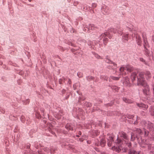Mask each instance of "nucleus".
I'll return each mask as SVG.
<instances>
[{"instance_id":"nucleus-39","label":"nucleus","mask_w":154,"mask_h":154,"mask_svg":"<svg viewBox=\"0 0 154 154\" xmlns=\"http://www.w3.org/2000/svg\"><path fill=\"white\" fill-rule=\"evenodd\" d=\"M140 61H141V62H143L144 63L146 64V65L147 64V63H146V62H145V60L143 58H140Z\"/></svg>"},{"instance_id":"nucleus-12","label":"nucleus","mask_w":154,"mask_h":154,"mask_svg":"<svg viewBox=\"0 0 154 154\" xmlns=\"http://www.w3.org/2000/svg\"><path fill=\"white\" fill-rule=\"evenodd\" d=\"M106 143V141L103 139H101L100 141V143L99 142L96 143L95 145H96L98 146L100 145L101 146L103 147L105 146Z\"/></svg>"},{"instance_id":"nucleus-55","label":"nucleus","mask_w":154,"mask_h":154,"mask_svg":"<svg viewBox=\"0 0 154 154\" xmlns=\"http://www.w3.org/2000/svg\"><path fill=\"white\" fill-rule=\"evenodd\" d=\"M148 149H151V147H150V145H149L148 146Z\"/></svg>"},{"instance_id":"nucleus-47","label":"nucleus","mask_w":154,"mask_h":154,"mask_svg":"<svg viewBox=\"0 0 154 154\" xmlns=\"http://www.w3.org/2000/svg\"><path fill=\"white\" fill-rule=\"evenodd\" d=\"M30 147V144H28L26 146V147L27 149H29Z\"/></svg>"},{"instance_id":"nucleus-10","label":"nucleus","mask_w":154,"mask_h":154,"mask_svg":"<svg viewBox=\"0 0 154 154\" xmlns=\"http://www.w3.org/2000/svg\"><path fill=\"white\" fill-rule=\"evenodd\" d=\"M134 36L135 37L136 41L137 42L138 45H140L141 43V40L139 35L137 32L134 33Z\"/></svg>"},{"instance_id":"nucleus-28","label":"nucleus","mask_w":154,"mask_h":154,"mask_svg":"<svg viewBox=\"0 0 154 154\" xmlns=\"http://www.w3.org/2000/svg\"><path fill=\"white\" fill-rule=\"evenodd\" d=\"M111 88L113 91H117L119 89V88L116 86H112Z\"/></svg>"},{"instance_id":"nucleus-59","label":"nucleus","mask_w":154,"mask_h":154,"mask_svg":"<svg viewBox=\"0 0 154 154\" xmlns=\"http://www.w3.org/2000/svg\"><path fill=\"white\" fill-rule=\"evenodd\" d=\"M40 110H41V111L42 112H44V110H43V109H42V108Z\"/></svg>"},{"instance_id":"nucleus-34","label":"nucleus","mask_w":154,"mask_h":154,"mask_svg":"<svg viewBox=\"0 0 154 154\" xmlns=\"http://www.w3.org/2000/svg\"><path fill=\"white\" fill-rule=\"evenodd\" d=\"M29 99H26V100H23V102L24 104H27L29 103Z\"/></svg>"},{"instance_id":"nucleus-54","label":"nucleus","mask_w":154,"mask_h":154,"mask_svg":"<svg viewBox=\"0 0 154 154\" xmlns=\"http://www.w3.org/2000/svg\"><path fill=\"white\" fill-rule=\"evenodd\" d=\"M35 146L36 147V148H37V149H38V146L35 145Z\"/></svg>"},{"instance_id":"nucleus-35","label":"nucleus","mask_w":154,"mask_h":154,"mask_svg":"<svg viewBox=\"0 0 154 154\" xmlns=\"http://www.w3.org/2000/svg\"><path fill=\"white\" fill-rule=\"evenodd\" d=\"M35 114L36 117L38 118L39 119L40 116V115L39 113L38 112L36 111L35 112Z\"/></svg>"},{"instance_id":"nucleus-52","label":"nucleus","mask_w":154,"mask_h":154,"mask_svg":"<svg viewBox=\"0 0 154 154\" xmlns=\"http://www.w3.org/2000/svg\"><path fill=\"white\" fill-rule=\"evenodd\" d=\"M83 140H84V139L83 138H80L79 139V140L81 142L83 141Z\"/></svg>"},{"instance_id":"nucleus-37","label":"nucleus","mask_w":154,"mask_h":154,"mask_svg":"<svg viewBox=\"0 0 154 154\" xmlns=\"http://www.w3.org/2000/svg\"><path fill=\"white\" fill-rule=\"evenodd\" d=\"M77 75L79 78H81L82 77V73L81 72H78L77 74Z\"/></svg>"},{"instance_id":"nucleus-2","label":"nucleus","mask_w":154,"mask_h":154,"mask_svg":"<svg viewBox=\"0 0 154 154\" xmlns=\"http://www.w3.org/2000/svg\"><path fill=\"white\" fill-rule=\"evenodd\" d=\"M112 32L114 33H118L121 35L122 33L121 29L116 28L111 29L110 30L104 33H102L99 37V38L100 39H103V44L105 45H106L108 40L107 37L109 38H111Z\"/></svg>"},{"instance_id":"nucleus-53","label":"nucleus","mask_w":154,"mask_h":154,"mask_svg":"<svg viewBox=\"0 0 154 154\" xmlns=\"http://www.w3.org/2000/svg\"><path fill=\"white\" fill-rule=\"evenodd\" d=\"M76 84H74L73 85V87L74 89V90H75L76 89L75 87L76 86Z\"/></svg>"},{"instance_id":"nucleus-31","label":"nucleus","mask_w":154,"mask_h":154,"mask_svg":"<svg viewBox=\"0 0 154 154\" xmlns=\"http://www.w3.org/2000/svg\"><path fill=\"white\" fill-rule=\"evenodd\" d=\"M93 135L94 136L98 135L99 134V132L98 131L94 130L93 131Z\"/></svg>"},{"instance_id":"nucleus-14","label":"nucleus","mask_w":154,"mask_h":154,"mask_svg":"<svg viewBox=\"0 0 154 154\" xmlns=\"http://www.w3.org/2000/svg\"><path fill=\"white\" fill-rule=\"evenodd\" d=\"M137 105L139 107L144 110L146 109L148 107V106L147 105H145L142 103L140 104L137 103Z\"/></svg>"},{"instance_id":"nucleus-15","label":"nucleus","mask_w":154,"mask_h":154,"mask_svg":"<svg viewBox=\"0 0 154 154\" xmlns=\"http://www.w3.org/2000/svg\"><path fill=\"white\" fill-rule=\"evenodd\" d=\"M86 27L87 29V31H89V30H93L95 28H96V27H94V25L93 24H89L88 25L86 26Z\"/></svg>"},{"instance_id":"nucleus-38","label":"nucleus","mask_w":154,"mask_h":154,"mask_svg":"<svg viewBox=\"0 0 154 154\" xmlns=\"http://www.w3.org/2000/svg\"><path fill=\"white\" fill-rule=\"evenodd\" d=\"M108 66V68L109 69H113V68H112V67L113 68L114 67V66H113V65L111 63Z\"/></svg>"},{"instance_id":"nucleus-41","label":"nucleus","mask_w":154,"mask_h":154,"mask_svg":"<svg viewBox=\"0 0 154 154\" xmlns=\"http://www.w3.org/2000/svg\"><path fill=\"white\" fill-rule=\"evenodd\" d=\"M144 130L145 133V136H147L148 134V131L146 130L145 129H144Z\"/></svg>"},{"instance_id":"nucleus-60","label":"nucleus","mask_w":154,"mask_h":154,"mask_svg":"<svg viewBox=\"0 0 154 154\" xmlns=\"http://www.w3.org/2000/svg\"><path fill=\"white\" fill-rule=\"evenodd\" d=\"M153 92H154V84L153 85Z\"/></svg>"},{"instance_id":"nucleus-27","label":"nucleus","mask_w":154,"mask_h":154,"mask_svg":"<svg viewBox=\"0 0 154 154\" xmlns=\"http://www.w3.org/2000/svg\"><path fill=\"white\" fill-rule=\"evenodd\" d=\"M119 78H120V77H116L111 76L109 77V81H110V80L111 79L115 80H117L119 79Z\"/></svg>"},{"instance_id":"nucleus-56","label":"nucleus","mask_w":154,"mask_h":154,"mask_svg":"<svg viewBox=\"0 0 154 154\" xmlns=\"http://www.w3.org/2000/svg\"><path fill=\"white\" fill-rule=\"evenodd\" d=\"M137 121L134 122V125H136L137 124Z\"/></svg>"},{"instance_id":"nucleus-16","label":"nucleus","mask_w":154,"mask_h":154,"mask_svg":"<svg viewBox=\"0 0 154 154\" xmlns=\"http://www.w3.org/2000/svg\"><path fill=\"white\" fill-rule=\"evenodd\" d=\"M126 26L131 31L133 29V25L130 22H127L126 24Z\"/></svg>"},{"instance_id":"nucleus-61","label":"nucleus","mask_w":154,"mask_h":154,"mask_svg":"<svg viewBox=\"0 0 154 154\" xmlns=\"http://www.w3.org/2000/svg\"><path fill=\"white\" fill-rule=\"evenodd\" d=\"M69 97V95H68L66 97V99H67L68 97Z\"/></svg>"},{"instance_id":"nucleus-17","label":"nucleus","mask_w":154,"mask_h":154,"mask_svg":"<svg viewBox=\"0 0 154 154\" xmlns=\"http://www.w3.org/2000/svg\"><path fill=\"white\" fill-rule=\"evenodd\" d=\"M122 39L123 42H125L128 41V34L126 33L124 34L122 37Z\"/></svg>"},{"instance_id":"nucleus-3","label":"nucleus","mask_w":154,"mask_h":154,"mask_svg":"<svg viewBox=\"0 0 154 154\" xmlns=\"http://www.w3.org/2000/svg\"><path fill=\"white\" fill-rule=\"evenodd\" d=\"M132 69V67L130 65L122 66L119 69L120 74L122 75L126 74L127 73L131 72Z\"/></svg>"},{"instance_id":"nucleus-64","label":"nucleus","mask_w":154,"mask_h":154,"mask_svg":"<svg viewBox=\"0 0 154 154\" xmlns=\"http://www.w3.org/2000/svg\"><path fill=\"white\" fill-rule=\"evenodd\" d=\"M81 132H79V134H80V135H81Z\"/></svg>"},{"instance_id":"nucleus-36","label":"nucleus","mask_w":154,"mask_h":154,"mask_svg":"<svg viewBox=\"0 0 154 154\" xmlns=\"http://www.w3.org/2000/svg\"><path fill=\"white\" fill-rule=\"evenodd\" d=\"M127 117L128 119H132L134 118V116L133 115L128 114L127 115Z\"/></svg>"},{"instance_id":"nucleus-63","label":"nucleus","mask_w":154,"mask_h":154,"mask_svg":"<svg viewBox=\"0 0 154 154\" xmlns=\"http://www.w3.org/2000/svg\"><path fill=\"white\" fill-rule=\"evenodd\" d=\"M95 82H98V80L97 79H96L95 80Z\"/></svg>"},{"instance_id":"nucleus-8","label":"nucleus","mask_w":154,"mask_h":154,"mask_svg":"<svg viewBox=\"0 0 154 154\" xmlns=\"http://www.w3.org/2000/svg\"><path fill=\"white\" fill-rule=\"evenodd\" d=\"M101 12L104 14H108L110 12L109 8L105 5H103L101 8Z\"/></svg>"},{"instance_id":"nucleus-1","label":"nucleus","mask_w":154,"mask_h":154,"mask_svg":"<svg viewBox=\"0 0 154 154\" xmlns=\"http://www.w3.org/2000/svg\"><path fill=\"white\" fill-rule=\"evenodd\" d=\"M145 77H146L147 79L150 78L151 75L150 72L149 71H146L144 72H140L139 75L137 77V84L138 85H141L144 88L143 90V93L146 95H147L149 91V88L145 81Z\"/></svg>"},{"instance_id":"nucleus-32","label":"nucleus","mask_w":154,"mask_h":154,"mask_svg":"<svg viewBox=\"0 0 154 154\" xmlns=\"http://www.w3.org/2000/svg\"><path fill=\"white\" fill-rule=\"evenodd\" d=\"M20 120L23 123L25 122L26 120L25 116H22L20 118Z\"/></svg>"},{"instance_id":"nucleus-19","label":"nucleus","mask_w":154,"mask_h":154,"mask_svg":"<svg viewBox=\"0 0 154 154\" xmlns=\"http://www.w3.org/2000/svg\"><path fill=\"white\" fill-rule=\"evenodd\" d=\"M48 127L49 129L48 130L49 132H50L51 134H54L55 133L54 132L52 131V130H54V128H53L52 125L51 124H49L48 125Z\"/></svg>"},{"instance_id":"nucleus-26","label":"nucleus","mask_w":154,"mask_h":154,"mask_svg":"<svg viewBox=\"0 0 154 154\" xmlns=\"http://www.w3.org/2000/svg\"><path fill=\"white\" fill-rule=\"evenodd\" d=\"M134 130L136 131L139 134L141 135L142 134V132L141 130L140 129L135 128Z\"/></svg>"},{"instance_id":"nucleus-7","label":"nucleus","mask_w":154,"mask_h":154,"mask_svg":"<svg viewBox=\"0 0 154 154\" xmlns=\"http://www.w3.org/2000/svg\"><path fill=\"white\" fill-rule=\"evenodd\" d=\"M85 98L82 96H79L78 100V103L79 104H84L85 106H91V104L90 103L85 102L84 100Z\"/></svg>"},{"instance_id":"nucleus-11","label":"nucleus","mask_w":154,"mask_h":154,"mask_svg":"<svg viewBox=\"0 0 154 154\" xmlns=\"http://www.w3.org/2000/svg\"><path fill=\"white\" fill-rule=\"evenodd\" d=\"M124 85L125 86L130 87L131 86V84L130 83L129 78L127 77H125L124 80L123 82Z\"/></svg>"},{"instance_id":"nucleus-21","label":"nucleus","mask_w":154,"mask_h":154,"mask_svg":"<svg viewBox=\"0 0 154 154\" xmlns=\"http://www.w3.org/2000/svg\"><path fill=\"white\" fill-rule=\"evenodd\" d=\"M108 140H109L108 143V145L110 147L112 145V143L113 142V138L111 137H109V139H108Z\"/></svg>"},{"instance_id":"nucleus-51","label":"nucleus","mask_w":154,"mask_h":154,"mask_svg":"<svg viewBox=\"0 0 154 154\" xmlns=\"http://www.w3.org/2000/svg\"><path fill=\"white\" fill-rule=\"evenodd\" d=\"M152 41L154 42V35H153L152 37Z\"/></svg>"},{"instance_id":"nucleus-48","label":"nucleus","mask_w":154,"mask_h":154,"mask_svg":"<svg viewBox=\"0 0 154 154\" xmlns=\"http://www.w3.org/2000/svg\"><path fill=\"white\" fill-rule=\"evenodd\" d=\"M12 117V116H10V119H11V120H16V119H12V118H11ZM13 117H14V118H15V117H14V116H13Z\"/></svg>"},{"instance_id":"nucleus-9","label":"nucleus","mask_w":154,"mask_h":154,"mask_svg":"<svg viewBox=\"0 0 154 154\" xmlns=\"http://www.w3.org/2000/svg\"><path fill=\"white\" fill-rule=\"evenodd\" d=\"M59 82L60 84H61L62 83V82H64L65 83H67L68 85H70L71 83L70 79L65 78H63V79H60L59 80Z\"/></svg>"},{"instance_id":"nucleus-6","label":"nucleus","mask_w":154,"mask_h":154,"mask_svg":"<svg viewBox=\"0 0 154 154\" xmlns=\"http://www.w3.org/2000/svg\"><path fill=\"white\" fill-rule=\"evenodd\" d=\"M142 123H143L145 126L150 131H154V125L149 121H143Z\"/></svg>"},{"instance_id":"nucleus-44","label":"nucleus","mask_w":154,"mask_h":154,"mask_svg":"<svg viewBox=\"0 0 154 154\" xmlns=\"http://www.w3.org/2000/svg\"><path fill=\"white\" fill-rule=\"evenodd\" d=\"M95 57L97 58H100V57L99 55L98 54H94Z\"/></svg>"},{"instance_id":"nucleus-33","label":"nucleus","mask_w":154,"mask_h":154,"mask_svg":"<svg viewBox=\"0 0 154 154\" xmlns=\"http://www.w3.org/2000/svg\"><path fill=\"white\" fill-rule=\"evenodd\" d=\"M86 78H87V80L88 81H90L94 79V78L92 76H89L88 77H86Z\"/></svg>"},{"instance_id":"nucleus-40","label":"nucleus","mask_w":154,"mask_h":154,"mask_svg":"<svg viewBox=\"0 0 154 154\" xmlns=\"http://www.w3.org/2000/svg\"><path fill=\"white\" fill-rule=\"evenodd\" d=\"M134 134L132 133L131 135V139L132 141H133L134 140L135 138V136H134Z\"/></svg>"},{"instance_id":"nucleus-5","label":"nucleus","mask_w":154,"mask_h":154,"mask_svg":"<svg viewBox=\"0 0 154 154\" xmlns=\"http://www.w3.org/2000/svg\"><path fill=\"white\" fill-rule=\"evenodd\" d=\"M119 137H123L125 139L127 140L128 139L127 136L125 133L123 131L120 132L118 135V137L115 141L116 143L118 144H120L122 142V140L119 138Z\"/></svg>"},{"instance_id":"nucleus-30","label":"nucleus","mask_w":154,"mask_h":154,"mask_svg":"<svg viewBox=\"0 0 154 154\" xmlns=\"http://www.w3.org/2000/svg\"><path fill=\"white\" fill-rule=\"evenodd\" d=\"M100 78L102 80H107L108 77L106 76L101 75L100 76Z\"/></svg>"},{"instance_id":"nucleus-25","label":"nucleus","mask_w":154,"mask_h":154,"mask_svg":"<svg viewBox=\"0 0 154 154\" xmlns=\"http://www.w3.org/2000/svg\"><path fill=\"white\" fill-rule=\"evenodd\" d=\"M129 154H139V152L134 150L130 149L129 150Z\"/></svg>"},{"instance_id":"nucleus-45","label":"nucleus","mask_w":154,"mask_h":154,"mask_svg":"<svg viewBox=\"0 0 154 154\" xmlns=\"http://www.w3.org/2000/svg\"><path fill=\"white\" fill-rule=\"evenodd\" d=\"M92 42L91 41H90V40L88 41V45H92Z\"/></svg>"},{"instance_id":"nucleus-18","label":"nucleus","mask_w":154,"mask_h":154,"mask_svg":"<svg viewBox=\"0 0 154 154\" xmlns=\"http://www.w3.org/2000/svg\"><path fill=\"white\" fill-rule=\"evenodd\" d=\"M112 149L114 150H115L116 152H119L121 150V148L119 146L118 147L117 146L116 147L115 146H113L111 148Z\"/></svg>"},{"instance_id":"nucleus-62","label":"nucleus","mask_w":154,"mask_h":154,"mask_svg":"<svg viewBox=\"0 0 154 154\" xmlns=\"http://www.w3.org/2000/svg\"><path fill=\"white\" fill-rule=\"evenodd\" d=\"M139 118H138L137 117V120H136V121H137V120H138V119H139Z\"/></svg>"},{"instance_id":"nucleus-4","label":"nucleus","mask_w":154,"mask_h":154,"mask_svg":"<svg viewBox=\"0 0 154 154\" xmlns=\"http://www.w3.org/2000/svg\"><path fill=\"white\" fill-rule=\"evenodd\" d=\"M72 114L74 117H78L79 116H83L84 112L81 108L77 107L73 109L72 111Z\"/></svg>"},{"instance_id":"nucleus-49","label":"nucleus","mask_w":154,"mask_h":154,"mask_svg":"<svg viewBox=\"0 0 154 154\" xmlns=\"http://www.w3.org/2000/svg\"><path fill=\"white\" fill-rule=\"evenodd\" d=\"M127 145L129 147H130L131 146V144L130 143H128L127 144Z\"/></svg>"},{"instance_id":"nucleus-42","label":"nucleus","mask_w":154,"mask_h":154,"mask_svg":"<svg viewBox=\"0 0 154 154\" xmlns=\"http://www.w3.org/2000/svg\"><path fill=\"white\" fill-rule=\"evenodd\" d=\"M87 25H86L85 26V27H84L83 30L84 31H85V32H88L89 31H87L88 29L86 28V27H87V26H86Z\"/></svg>"},{"instance_id":"nucleus-22","label":"nucleus","mask_w":154,"mask_h":154,"mask_svg":"<svg viewBox=\"0 0 154 154\" xmlns=\"http://www.w3.org/2000/svg\"><path fill=\"white\" fill-rule=\"evenodd\" d=\"M123 100L126 103H131L133 101L131 100L128 99L125 97H123Z\"/></svg>"},{"instance_id":"nucleus-50","label":"nucleus","mask_w":154,"mask_h":154,"mask_svg":"<svg viewBox=\"0 0 154 154\" xmlns=\"http://www.w3.org/2000/svg\"><path fill=\"white\" fill-rule=\"evenodd\" d=\"M71 32L74 33L75 32V30L73 29H72L71 30Z\"/></svg>"},{"instance_id":"nucleus-29","label":"nucleus","mask_w":154,"mask_h":154,"mask_svg":"<svg viewBox=\"0 0 154 154\" xmlns=\"http://www.w3.org/2000/svg\"><path fill=\"white\" fill-rule=\"evenodd\" d=\"M44 150L47 152H50L52 154V149H50L48 148L47 147L44 148Z\"/></svg>"},{"instance_id":"nucleus-20","label":"nucleus","mask_w":154,"mask_h":154,"mask_svg":"<svg viewBox=\"0 0 154 154\" xmlns=\"http://www.w3.org/2000/svg\"><path fill=\"white\" fill-rule=\"evenodd\" d=\"M136 76L137 74L136 72H133L132 73L131 75V79L132 82L135 80Z\"/></svg>"},{"instance_id":"nucleus-46","label":"nucleus","mask_w":154,"mask_h":154,"mask_svg":"<svg viewBox=\"0 0 154 154\" xmlns=\"http://www.w3.org/2000/svg\"><path fill=\"white\" fill-rule=\"evenodd\" d=\"M0 110L1 112L3 113H4L5 112V110L3 108H2V109H0Z\"/></svg>"},{"instance_id":"nucleus-13","label":"nucleus","mask_w":154,"mask_h":154,"mask_svg":"<svg viewBox=\"0 0 154 154\" xmlns=\"http://www.w3.org/2000/svg\"><path fill=\"white\" fill-rule=\"evenodd\" d=\"M105 61L106 63L109 64L111 63V64L113 65L114 67L113 68L112 67V68L113 69H116V68L117 67L116 64L115 63H114L112 61L110 60L108 58H105Z\"/></svg>"},{"instance_id":"nucleus-23","label":"nucleus","mask_w":154,"mask_h":154,"mask_svg":"<svg viewBox=\"0 0 154 154\" xmlns=\"http://www.w3.org/2000/svg\"><path fill=\"white\" fill-rule=\"evenodd\" d=\"M65 128L67 130H73V127L72 126L70 125V124H67L65 126Z\"/></svg>"},{"instance_id":"nucleus-57","label":"nucleus","mask_w":154,"mask_h":154,"mask_svg":"<svg viewBox=\"0 0 154 154\" xmlns=\"http://www.w3.org/2000/svg\"><path fill=\"white\" fill-rule=\"evenodd\" d=\"M78 4V2H76V3H74V5H76V4Z\"/></svg>"},{"instance_id":"nucleus-43","label":"nucleus","mask_w":154,"mask_h":154,"mask_svg":"<svg viewBox=\"0 0 154 154\" xmlns=\"http://www.w3.org/2000/svg\"><path fill=\"white\" fill-rule=\"evenodd\" d=\"M97 6V5L96 3H93L92 4V8H94L96 7Z\"/></svg>"},{"instance_id":"nucleus-58","label":"nucleus","mask_w":154,"mask_h":154,"mask_svg":"<svg viewBox=\"0 0 154 154\" xmlns=\"http://www.w3.org/2000/svg\"><path fill=\"white\" fill-rule=\"evenodd\" d=\"M26 123V124H29V122H28V120L27 119Z\"/></svg>"},{"instance_id":"nucleus-24","label":"nucleus","mask_w":154,"mask_h":154,"mask_svg":"<svg viewBox=\"0 0 154 154\" xmlns=\"http://www.w3.org/2000/svg\"><path fill=\"white\" fill-rule=\"evenodd\" d=\"M149 112L152 115L154 116V106H151V108L149 109Z\"/></svg>"}]
</instances>
